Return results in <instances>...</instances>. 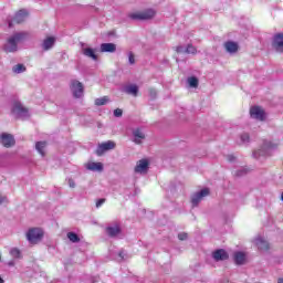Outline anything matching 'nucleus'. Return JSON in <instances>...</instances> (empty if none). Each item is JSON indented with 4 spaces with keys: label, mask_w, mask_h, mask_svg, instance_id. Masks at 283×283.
Masks as SVG:
<instances>
[{
    "label": "nucleus",
    "mask_w": 283,
    "mask_h": 283,
    "mask_svg": "<svg viewBox=\"0 0 283 283\" xmlns=\"http://www.w3.org/2000/svg\"><path fill=\"white\" fill-rule=\"evenodd\" d=\"M83 54H84V56H87L88 59H93V61L98 60V55H96V51H94V49H92V48L83 49Z\"/></svg>",
    "instance_id": "nucleus-21"
},
{
    "label": "nucleus",
    "mask_w": 283,
    "mask_h": 283,
    "mask_svg": "<svg viewBox=\"0 0 283 283\" xmlns=\"http://www.w3.org/2000/svg\"><path fill=\"white\" fill-rule=\"evenodd\" d=\"M187 238H188V235L185 232L178 234V239L181 240V241L187 240Z\"/></svg>",
    "instance_id": "nucleus-36"
},
{
    "label": "nucleus",
    "mask_w": 283,
    "mask_h": 283,
    "mask_svg": "<svg viewBox=\"0 0 283 283\" xmlns=\"http://www.w3.org/2000/svg\"><path fill=\"white\" fill-rule=\"evenodd\" d=\"M206 196H209V188L202 189L200 192H196L195 195H192V207H198V205H200V202L202 201V198H206Z\"/></svg>",
    "instance_id": "nucleus-7"
},
{
    "label": "nucleus",
    "mask_w": 283,
    "mask_h": 283,
    "mask_svg": "<svg viewBox=\"0 0 283 283\" xmlns=\"http://www.w3.org/2000/svg\"><path fill=\"white\" fill-rule=\"evenodd\" d=\"M118 255H119V258H122V260H123V258H125L124 254H123V252H119Z\"/></svg>",
    "instance_id": "nucleus-42"
},
{
    "label": "nucleus",
    "mask_w": 283,
    "mask_h": 283,
    "mask_svg": "<svg viewBox=\"0 0 283 283\" xmlns=\"http://www.w3.org/2000/svg\"><path fill=\"white\" fill-rule=\"evenodd\" d=\"M69 185L72 189H74V187H76V184L74 182V180L70 179L69 180Z\"/></svg>",
    "instance_id": "nucleus-37"
},
{
    "label": "nucleus",
    "mask_w": 283,
    "mask_h": 283,
    "mask_svg": "<svg viewBox=\"0 0 283 283\" xmlns=\"http://www.w3.org/2000/svg\"><path fill=\"white\" fill-rule=\"evenodd\" d=\"M256 247L260 249V251H269V249H271L269 241L262 238L256 239Z\"/></svg>",
    "instance_id": "nucleus-19"
},
{
    "label": "nucleus",
    "mask_w": 283,
    "mask_h": 283,
    "mask_svg": "<svg viewBox=\"0 0 283 283\" xmlns=\"http://www.w3.org/2000/svg\"><path fill=\"white\" fill-rule=\"evenodd\" d=\"M226 51L229 52L230 54H235L238 50H240V46L238 45L237 42L233 41H227L224 43Z\"/></svg>",
    "instance_id": "nucleus-16"
},
{
    "label": "nucleus",
    "mask_w": 283,
    "mask_h": 283,
    "mask_svg": "<svg viewBox=\"0 0 283 283\" xmlns=\"http://www.w3.org/2000/svg\"><path fill=\"white\" fill-rule=\"evenodd\" d=\"M182 50H184L182 46H177V48H176L177 54H180V52H182Z\"/></svg>",
    "instance_id": "nucleus-39"
},
{
    "label": "nucleus",
    "mask_w": 283,
    "mask_h": 283,
    "mask_svg": "<svg viewBox=\"0 0 283 283\" xmlns=\"http://www.w3.org/2000/svg\"><path fill=\"white\" fill-rule=\"evenodd\" d=\"M28 36V33L22 32V33H15L11 38L8 39L7 44L4 45V52H17L18 49V43H21L23 39Z\"/></svg>",
    "instance_id": "nucleus-1"
},
{
    "label": "nucleus",
    "mask_w": 283,
    "mask_h": 283,
    "mask_svg": "<svg viewBox=\"0 0 283 283\" xmlns=\"http://www.w3.org/2000/svg\"><path fill=\"white\" fill-rule=\"evenodd\" d=\"M103 205H105V199H104V198L98 199V200L96 201V208H97V209L101 208V207H103Z\"/></svg>",
    "instance_id": "nucleus-34"
},
{
    "label": "nucleus",
    "mask_w": 283,
    "mask_h": 283,
    "mask_svg": "<svg viewBox=\"0 0 283 283\" xmlns=\"http://www.w3.org/2000/svg\"><path fill=\"white\" fill-rule=\"evenodd\" d=\"M133 136H134V143L136 145H143V140H145V133L143 130H140V128H137L133 132Z\"/></svg>",
    "instance_id": "nucleus-15"
},
{
    "label": "nucleus",
    "mask_w": 283,
    "mask_h": 283,
    "mask_svg": "<svg viewBox=\"0 0 283 283\" xmlns=\"http://www.w3.org/2000/svg\"><path fill=\"white\" fill-rule=\"evenodd\" d=\"M44 232L41 228H31L27 232V240L30 244H39L43 240Z\"/></svg>",
    "instance_id": "nucleus-3"
},
{
    "label": "nucleus",
    "mask_w": 283,
    "mask_h": 283,
    "mask_svg": "<svg viewBox=\"0 0 283 283\" xmlns=\"http://www.w3.org/2000/svg\"><path fill=\"white\" fill-rule=\"evenodd\" d=\"M106 233L109 235V238H116L120 233V227L115 226V227H107L106 228Z\"/></svg>",
    "instance_id": "nucleus-20"
},
{
    "label": "nucleus",
    "mask_w": 283,
    "mask_h": 283,
    "mask_svg": "<svg viewBox=\"0 0 283 283\" xmlns=\"http://www.w3.org/2000/svg\"><path fill=\"white\" fill-rule=\"evenodd\" d=\"M112 149H116V143L108 140L102 144H98L97 149L95 150L96 156H103L105 151H109Z\"/></svg>",
    "instance_id": "nucleus-5"
},
{
    "label": "nucleus",
    "mask_w": 283,
    "mask_h": 283,
    "mask_svg": "<svg viewBox=\"0 0 283 283\" xmlns=\"http://www.w3.org/2000/svg\"><path fill=\"white\" fill-rule=\"evenodd\" d=\"M29 14L30 13L25 9L19 10L13 18V23H23V21H25L27 17H29Z\"/></svg>",
    "instance_id": "nucleus-13"
},
{
    "label": "nucleus",
    "mask_w": 283,
    "mask_h": 283,
    "mask_svg": "<svg viewBox=\"0 0 283 283\" xmlns=\"http://www.w3.org/2000/svg\"><path fill=\"white\" fill-rule=\"evenodd\" d=\"M281 200L283 201V192H282V195H281Z\"/></svg>",
    "instance_id": "nucleus-46"
},
{
    "label": "nucleus",
    "mask_w": 283,
    "mask_h": 283,
    "mask_svg": "<svg viewBox=\"0 0 283 283\" xmlns=\"http://www.w3.org/2000/svg\"><path fill=\"white\" fill-rule=\"evenodd\" d=\"M241 140H242V143H249V140H250L249 134H247V133L242 134Z\"/></svg>",
    "instance_id": "nucleus-33"
},
{
    "label": "nucleus",
    "mask_w": 283,
    "mask_h": 283,
    "mask_svg": "<svg viewBox=\"0 0 283 283\" xmlns=\"http://www.w3.org/2000/svg\"><path fill=\"white\" fill-rule=\"evenodd\" d=\"M277 283H283V279L280 277V279L277 280Z\"/></svg>",
    "instance_id": "nucleus-44"
},
{
    "label": "nucleus",
    "mask_w": 283,
    "mask_h": 283,
    "mask_svg": "<svg viewBox=\"0 0 283 283\" xmlns=\"http://www.w3.org/2000/svg\"><path fill=\"white\" fill-rule=\"evenodd\" d=\"M101 52H116V44L114 43H102Z\"/></svg>",
    "instance_id": "nucleus-23"
},
{
    "label": "nucleus",
    "mask_w": 283,
    "mask_h": 283,
    "mask_svg": "<svg viewBox=\"0 0 283 283\" xmlns=\"http://www.w3.org/2000/svg\"><path fill=\"white\" fill-rule=\"evenodd\" d=\"M70 87L74 98H81L83 96V93L85 92L83 83L77 80H72Z\"/></svg>",
    "instance_id": "nucleus-4"
},
{
    "label": "nucleus",
    "mask_w": 283,
    "mask_h": 283,
    "mask_svg": "<svg viewBox=\"0 0 283 283\" xmlns=\"http://www.w3.org/2000/svg\"><path fill=\"white\" fill-rule=\"evenodd\" d=\"M54 43H56V39L54 36H49L43 41L42 48L48 52V50H52V48H54Z\"/></svg>",
    "instance_id": "nucleus-17"
},
{
    "label": "nucleus",
    "mask_w": 283,
    "mask_h": 283,
    "mask_svg": "<svg viewBox=\"0 0 283 283\" xmlns=\"http://www.w3.org/2000/svg\"><path fill=\"white\" fill-rule=\"evenodd\" d=\"M196 52H198V50L196 49V46H193L192 44H188L186 48V54H196Z\"/></svg>",
    "instance_id": "nucleus-29"
},
{
    "label": "nucleus",
    "mask_w": 283,
    "mask_h": 283,
    "mask_svg": "<svg viewBox=\"0 0 283 283\" xmlns=\"http://www.w3.org/2000/svg\"><path fill=\"white\" fill-rule=\"evenodd\" d=\"M156 88H149V96L151 97V98H156Z\"/></svg>",
    "instance_id": "nucleus-35"
},
{
    "label": "nucleus",
    "mask_w": 283,
    "mask_h": 283,
    "mask_svg": "<svg viewBox=\"0 0 283 283\" xmlns=\"http://www.w3.org/2000/svg\"><path fill=\"white\" fill-rule=\"evenodd\" d=\"M9 28H12V21H9Z\"/></svg>",
    "instance_id": "nucleus-45"
},
{
    "label": "nucleus",
    "mask_w": 283,
    "mask_h": 283,
    "mask_svg": "<svg viewBox=\"0 0 283 283\" xmlns=\"http://www.w3.org/2000/svg\"><path fill=\"white\" fill-rule=\"evenodd\" d=\"M188 83L190 87H198V80L196 76L189 77Z\"/></svg>",
    "instance_id": "nucleus-30"
},
{
    "label": "nucleus",
    "mask_w": 283,
    "mask_h": 283,
    "mask_svg": "<svg viewBox=\"0 0 283 283\" xmlns=\"http://www.w3.org/2000/svg\"><path fill=\"white\" fill-rule=\"evenodd\" d=\"M86 169H88V171H103V163H87L85 165Z\"/></svg>",
    "instance_id": "nucleus-18"
},
{
    "label": "nucleus",
    "mask_w": 283,
    "mask_h": 283,
    "mask_svg": "<svg viewBox=\"0 0 283 283\" xmlns=\"http://www.w3.org/2000/svg\"><path fill=\"white\" fill-rule=\"evenodd\" d=\"M228 160H229L230 163H233V160H235V157H233V155H230V156H228Z\"/></svg>",
    "instance_id": "nucleus-40"
},
{
    "label": "nucleus",
    "mask_w": 283,
    "mask_h": 283,
    "mask_svg": "<svg viewBox=\"0 0 283 283\" xmlns=\"http://www.w3.org/2000/svg\"><path fill=\"white\" fill-rule=\"evenodd\" d=\"M114 116H115V118H120V116H123V109L116 108L114 111Z\"/></svg>",
    "instance_id": "nucleus-31"
},
{
    "label": "nucleus",
    "mask_w": 283,
    "mask_h": 283,
    "mask_svg": "<svg viewBox=\"0 0 283 283\" xmlns=\"http://www.w3.org/2000/svg\"><path fill=\"white\" fill-rule=\"evenodd\" d=\"M272 48L282 54L283 52V33H277L273 38Z\"/></svg>",
    "instance_id": "nucleus-8"
},
{
    "label": "nucleus",
    "mask_w": 283,
    "mask_h": 283,
    "mask_svg": "<svg viewBox=\"0 0 283 283\" xmlns=\"http://www.w3.org/2000/svg\"><path fill=\"white\" fill-rule=\"evenodd\" d=\"M212 258L216 262L229 260V253H227V250L224 249H219L212 253Z\"/></svg>",
    "instance_id": "nucleus-12"
},
{
    "label": "nucleus",
    "mask_w": 283,
    "mask_h": 283,
    "mask_svg": "<svg viewBox=\"0 0 283 283\" xmlns=\"http://www.w3.org/2000/svg\"><path fill=\"white\" fill-rule=\"evenodd\" d=\"M8 200L7 197L0 196V205H3Z\"/></svg>",
    "instance_id": "nucleus-38"
},
{
    "label": "nucleus",
    "mask_w": 283,
    "mask_h": 283,
    "mask_svg": "<svg viewBox=\"0 0 283 283\" xmlns=\"http://www.w3.org/2000/svg\"><path fill=\"white\" fill-rule=\"evenodd\" d=\"M250 116L256 120H264V109L260 106H252L250 108Z\"/></svg>",
    "instance_id": "nucleus-9"
},
{
    "label": "nucleus",
    "mask_w": 283,
    "mask_h": 283,
    "mask_svg": "<svg viewBox=\"0 0 283 283\" xmlns=\"http://www.w3.org/2000/svg\"><path fill=\"white\" fill-rule=\"evenodd\" d=\"M0 283H6V281L1 276H0Z\"/></svg>",
    "instance_id": "nucleus-43"
},
{
    "label": "nucleus",
    "mask_w": 283,
    "mask_h": 283,
    "mask_svg": "<svg viewBox=\"0 0 283 283\" xmlns=\"http://www.w3.org/2000/svg\"><path fill=\"white\" fill-rule=\"evenodd\" d=\"M45 147H48V143L45 142H38L35 144L36 151L42 156H45Z\"/></svg>",
    "instance_id": "nucleus-24"
},
{
    "label": "nucleus",
    "mask_w": 283,
    "mask_h": 283,
    "mask_svg": "<svg viewBox=\"0 0 283 283\" xmlns=\"http://www.w3.org/2000/svg\"><path fill=\"white\" fill-rule=\"evenodd\" d=\"M128 61L130 65H134V63H136V57L132 52L128 54Z\"/></svg>",
    "instance_id": "nucleus-32"
},
{
    "label": "nucleus",
    "mask_w": 283,
    "mask_h": 283,
    "mask_svg": "<svg viewBox=\"0 0 283 283\" xmlns=\"http://www.w3.org/2000/svg\"><path fill=\"white\" fill-rule=\"evenodd\" d=\"M12 114H18V116H23V114H28V107L23 106L21 102H13V106L11 109Z\"/></svg>",
    "instance_id": "nucleus-10"
},
{
    "label": "nucleus",
    "mask_w": 283,
    "mask_h": 283,
    "mask_svg": "<svg viewBox=\"0 0 283 283\" xmlns=\"http://www.w3.org/2000/svg\"><path fill=\"white\" fill-rule=\"evenodd\" d=\"M12 71L14 74H21L22 72H25V66L23 64H17L13 66Z\"/></svg>",
    "instance_id": "nucleus-28"
},
{
    "label": "nucleus",
    "mask_w": 283,
    "mask_h": 283,
    "mask_svg": "<svg viewBox=\"0 0 283 283\" xmlns=\"http://www.w3.org/2000/svg\"><path fill=\"white\" fill-rule=\"evenodd\" d=\"M0 260H1V255H0Z\"/></svg>",
    "instance_id": "nucleus-47"
},
{
    "label": "nucleus",
    "mask_w": 283,
    "mask_h": 283,
    "mask_svg": "<svg viewBox=\"0 0 283 283\" xmlns=\"http://www.w3.org/2000/svg\"><path fill=\"white\" fill-rule=\"evenodd\" d=\"M0 143L1 145H3L7 149H10V147H14L15 145V140H14V136H12L11 134H7V133H3L1 136H0Z\"/></svg>",
    "instance_id": "nucleus-6"
},
{
    "label": "nucleus",
    "mask_w": 283,
    "mask_h": 283,
    "mask_svg": "<svg viewBox=\"0 0 283 283\" xmlns=\"http://www.w3.org/2000/svg\"><path fill=\"white\" fill-rule=\"evenodd\" d=\"M234 258V263L238 264L239 266H242V264L247 263V253L244 252H234L233 254Z\"/></svg>",
    "instance_id": "nucleus-14"
},
{
    "label": "nucleus",
    "mask_w": 283,
    "mask_h": 283,
    "mask_svg": "<svg viewBox=\"0 0 283 283\" xmlns=\"http://www.w3.org/2000/svg\"><path fill=\"white\" fill-rule=\"evenodd\" d=\"M124 92L130 94L132 96H138V86L136 84H130L125 86Z\"/></svg>",
    "instance_id": "nucleus-22"
},
{
    "label": "nucleus",
    "mask_w": 283,
    "mask_h": 283,
    "mask_svg": "<svg viewBox=\"0 0 283 283\" xmlns=\"http://www.w3.org/2000/svg\"><path fill=\"white\" fill-rule=\"evenodd\" d=\"M10 255L11 258H14L15 260H21V258H23L21 255V250H19V248H13L10 250Z\"/></svg>",
    "instance_id": "nucleus-25"
},
{
    "label": "nucleus",
    "mask_w": 283,
    "mask_h": 283,
    "mask_svg": "<svg viewBox=\"0 0 283 283\" xmlns=\"http://www.w3.org/2000/svg\"><path fill=\"white\" fill-rule=\"evenodd\" d=\"M156 17V10L146 9L144 11H137L128 14L132 21H149Z\"/></svg>",
    "instance_id": "nucleus-2"
},
{
    "label": "nucleus",
    "mask_w": 283,
    "mask_h": 283,
    "mask_svg": "<svg viewBox=\"0 0 283 283\" xmlns=\"http://www.w3.org/2000/svg\"><path fill=\"white\" fill-rule=\"evenodd\" d=\"M107 103H109V97L104 96V97H99L95 99V105H97V107H101L103 105H107Z\"/></svg>",
    "instance_id": "nucleus-26"
},
{
    "label": "nucleus",
    "mask_w": 283,
    "mask_h": 283,
    "mask_svg": "<svg viewBox=\"0 0 283 283\" xmlns=\"http://www.w3.org/2000/svg\"><path fill=\"white\" fill-rule=\"evenodd\" d=\"M8 265H9V266H14V261H10V262L8 263Z\"/></svg>",
    "instance_id": "nucleus-41"
},
{
    "label": "nucleus",
    "mask_w": 283,
    "mask_h": 283,
    "mask_svg": "<svg viewBox=\"0 0 283 283\" xmlns=\"http://www.w3.org/2000/svg\"><path fill=\"white\" fill-rule=\"evenodd\" d=\"M149 169V161L147 159H142L137 163L135 167V174H147Z\"/></svg>",
    "instance_id": "nucleus-11"
},
{
    "label": "nucleus",
    "mask_w": 283,
    "mask_h": 283,
    "mask_svg": "<svg viewBox=\"0 0 283 283\" xmlns=\"http://www.w3.org/2000/svg\"><path fill=\"white\" fill-rule=\"evenodd\" d=\"M66 237L70 240V242H73V243L81 242V238L75 232H69Z\"/></svg>",
    "instance_id": "nucleus-27"
}]
</instances>
